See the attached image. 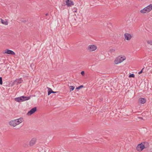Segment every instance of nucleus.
Returning a JSON list of instances; mask_svg holds the SVG:
<instances>
[{"label":"nucleus","instance_id":"f257e3e1","mask_svg":"<svg viewBox=\"0 0 152 152\" xmlns=\"http://www.w3.org/2000/svg\"><path fill=\"white\" fill-rule=\"evenodd\" d=\"M30 97L31 96H22L19 97L15 98V101L18 102H22L29 100L30 99Z\"/></svg>","mask_w":152,"mask_h":152},{"label":"nucleus","instance_id":"f03ea898","mask_svg":"<svg viewBox=\"0 0 152 152\" xmlns=\"http://www.w3.org/2000/svg\"><path fill=\"white\" fill-rule=\"evenodd\" d=\"M126 58L125 56L121 57L119 56L117 57L114 61L115 64H117L119 63L122 62L123 61L125 60Z\"/></svg>","mask_w":152,"mask_h":152},{"label":"nucleus","instance_id":"7ed1b4c3","mask_svg":"<svg viewBox=\"0 0 152 152\" xmlns=\"http://www.w3.org/2000/svg\"><path fill=\"white\" fill-rule=\"evenodd\" d=\"M142 143H141L140 144H138L137 145L136 149L137 151L140 152L144 149V146L143 145Z\"/></svg>","mask_w":152,"mask_h":152},{"label":"nucleus","instance_id":"20e7f679","mask_svg":"<svg viewBox=\"0 0 152 152\" xmlns=\"http://www.w3.org/2000/svg\"><path fill=\"white\" fill-rule=\"evenodd\" d=\"M96 48V46L93 45H89L88 47V49L90 51H94Z\"/></svg>","mask_w":152,"mask_h":152},{"label":"nucleus","instance_id":"39448f33","mask_svg":"<svg viewBox=\"0 0 152 152\" xmlns=\"http://www.w3.org/2000/svg\"><path fill=\"white\" fill-rule=\"evenodd\" d=\"M37 108L36 107H34L32 108L30 110H29L27 113L28 115H30L34 113L37 111Z\"/></svg>","mask_w":152,"mask_h":152},{"label":"nucleus","instance_id":"423d86ee","mask_svg":"<svg viewBox=\"0 0 152 152\" xmlns=\"http://www.w3.org/2000/svg\"><path fill=\"white\" fill-rule=\"evenodd\" d=\"M66 4L68 7H71L74 5L73 1L71 0H67L66 1Z\"/></svg>","mask_w":152,"mask_h":152},{"label":"nucleus","instance_id":"0eeeda50","mask_svg":"<svg viewBox=\"0 0 152 152\" xmlns=\"http://www.w3.org/2000/svg\"><path fill=\"white\" fill-rule=\"evenodd\" d=\"M4 53L12 55H15V53L14 52L11 50H10L8 49H7L5 50Z\"/></svg>","mask_w":152,"mask_h":152},{"label":"nucleus","instance_id":"6e6552de","mask_svg":"<svg viewBox=\"0 0 152 152\" xmlns=\"http://www.w3.org/2000/svg\"><path fill=\"white\" fill-rule=\"evenodd\" d=\"M124 35L125 39L127 40H130L132 38L131 35L129 33H126Z\"/></svg>","mask_w":152,"mask_h":152},{"label":"nucleus","instance_id":"1a4fd4ad","mask_svg":"<svg viewBox=\"0 0 152 152\" xmlns=\"http://www.w3.org/2000/svg\"><path fill=\"white\" fill-rule=\"evenodd\" d=\"M145 8L147 11V12H149L152 9V4H150Z\"/></svg>","mask_w":152,"mask_h":152},{"label":"nucleus","instance_id":"9d476101","mask_svg":"<svg viewBox=\"0 0 152 152\" xmlns=\"http://www.w3.org/2000/svg\"><path fill=\"white\" fill-rule=\"evenodd\" d=\"M36 142V139L33 138L29 142V145L30 146H32L35 144Z\"/></svg>","mask_w":152,"mask_h":152},{"label":"nucleus","instance_id":"9b49d317","mask_svg":"<svg viewBox=\"0 0 152 152\" xmlns=\"http://www.w3.org/2000/svg\"><path fill=\"white\" fill-rule=\"evenodd\" d=\"M9 124L10 126H15L17 125V124L16 123V121L14 120L9 122Z\"/></svg>","mask_w":152,"mask_h":152},{"label":"nucleus","instance_id":"f8f14e48","mask_svg":"<svg viewBox=\"0 0 152 152\" xmlns=\"http://www.w3.org/2000/svg\"><path fill=\"white\" fill-rule=\"evenodd\" d=\"M146 100L145 98L141 97L139 99V102L142 104H144L146 102Z\"/></svg>","mask_w":152,"mask_h":152},{"label":"nucleus","instance_id":"ddd939ff","mask_svg":"<svg viewBox=\"0 0 152 152\" xmlns=\"http://www.w3.org/2000/svg\"><path fill=\"white\" fill-rule=\"evenodd\" d=\"M141 143H142L143 145L144 146V148H147L148 147L149 143L148 142H145Z\"/></svg>","mask_w":152,"mask_h":152},{"label":"nucleus","instance_id":"4468645a","mask_svg":"<svg viewBox=\"0 0 152 152\" xmlns=\"http://www.w3.org/2000/svg\"><path fill=\"white\" fill-rule=\"evenodd\" d=\"M16 85H18L19 84L21 83L23 81L22 78H20L19 79H16Z\"/></svg>","mask_w":152,"mask_h":152},{"label":"nucleus","instance_id":"2eb2a0df","mask_svg":"<svg viewBox=\"0 0 152 152\" xmlns=\"http://www.w3.org/2000/svg\"><path fill=\"white\" fill-rule=\"evenodd\" d=\"M48 88V95H49L50 94L52 93L53 92V90L52 89L49 88Z\"/></svg>","mask_w":152,"mask_h":152},{"label":"nucleus","instance_id":"dca6fc26","mask_svg":"<svg viewBox=\"0 0 152 152\" xmlns=\"http://www.w3.org/2000/svg\"><path fill=\"white\" fill-rule=\"evenodd\" d=\"M1 23L5 25H7L8 24V22L7 21H4L2 19H1Z\"/></svg>","mask_w":152,"mask_h":152},{"label":"nucleus","instance_id":"f3484780","mask_svg":"<svg viewBox=\"0 0 152 152\" xmlns=\"http://www.w3.org/2000/svg\"><path fill=\"white\" fill-rule=\"evenodd\" d=\"M140 12L141 13H145L147 12V11H146V10L145 9V8L141 10Z\"/></svg>","mask_w":152,"mask_h":152},{"label":"nucleus","instance_id":"a211bd4d","mask_svg":"<svg viewBox=\"0 0 152 152\" xmlns=\"http://www.w3.org/2000/svg\"><path fill=\"white\" fill-rule=\"evenodd\" d=\"M84 87V86L83 85H80L78 87H77L76 88V89L79 90L81 88H82Z\"/></svg>","mask_w":152,"mask_h":152},{"label":"nucleus","instance_id":"6ab92c4d","mask_svg":"<svg viewBox=\"0 0 152 152\" xmlns=\"http://www.w3.org/2000/svg\"><path fill=\"white\" fill-rule=\"evenodd\" d=\"M70 92H71V91H72L74 90V89H75V87L74 86H70Z\"/></svg>","mask_w":152,"mask_h":152},{"label":"nucleus","instance_id":"aec40b11","mask_svg":"<svg viewBox=\"0 0 152 152\" xmlns=\"http://www.w3.org/2000/svg\"><path fill=\"white\" fill-rule=\"evenodd\" d=\"M135 75L134 74H131L129 75V77H134Z\"/></svg>","mask_w":152,"mask_h":152},{"label":"nucleus","instance_id":"412c9836","mask_svg":"<svg viewBox=\"0 0 152 152\" xmlns=\"http://www.w3.org/2000/svg\"><path fill=\"white\" fill-rule=\"evenodd\" d=\"M19 122H20V123L22 122L23 121V118H20L18 119Z\"/></svg>","mask_w":152,"mask_h":152},{"label":"nucleus","instance_id":"4be33fe9","mask_svg":"<svg viewBox=\"0 0 152 152\" xmlns=\"http://www.w3.org/2000/svg\"><path fill=\"white\" fill-rule=\"evenodd\" d=\"M16 121V124H17V125L19 124L20 122H19L18 119H16L15 120Z\"/></svg>","mask_w":152,"mask_h":152},{"label":"nucleus","instance_id":"5701e85b","mask_svg":"<svg viewBox=\"0 0 152 152\" xmlns=\"http://www.w3.org/2000/svg\"><path fill=\"white\" fill-rule=\"evenodd\" d=\"M147 42L148 44L152 45V40H148L147 41Z\"/></svg>","mask_w":152,"mask_h":152},{"label":"nucleus","instance_id":"b1692460","mask_svg":"<svg viewBox=\"0 0 152 152\" xmlns=\"http://www.w3.org/2000/svg\"><path fill=\"white\" fill-rule=\"evenodd\" d=\"M2 78L1 77H0V84L1 85L2 84Z\"/></svg>","mask_w":152,"mask_h":152},{"label":"nucleus","instance_id":"393cba45","mask_svg":"<svg viewBox=\"0 0 152 152\" xmlns=\"http://www.w3.org/2000/svg\"><path fill=\"white\" fill-rule=\"evenodd\" d=\"M15 84L16 85V80H15V81H14L12 83V85L13 86Z\"/></svg>","mask_w":152,"mask_h":152},{"label":"nucleus","instance_id":"a878e982","mask_svg":"<svg viewBox=\"0 0 152 152\" xmlns=\"http://www.w3.org/2000/svg\"><path fill=\"white\" fill-rule=\"evenodd\" d=\"M144 69V68H143L141 70V71H140V72H138V74H141L142 72V71H143V70Z\"/></svg>","mask_w":152,"mask_h":152},{"label":"nucleus","instance_id":"bb28decb","mask_svg":"<svg viewBox=\"0 0 152 152\" xmlns=\"http://www.w3.org/2000/svg\"><path fill=\"white\" fill-rule=\"evenodd\" d=\"M81 74L82 76H83L85 75V72L84 71H82L81 72Z\"/></svg>","mask_w":152,"mask_h":152},{"label":"nucleus","instance_id":"cd10ccee","mask_svg":"<svg viewBox=\"0 0 152 152\" xmlns=\"http://www.w3.org/2000/svg\"><path fill=\"white\" fill-rule=\"evenodd\" d=\"M53 92L52 93H57L58 94H59V92L58 91H53Z\"/></svg>","mask_w":152,"mask_h":152},{"label":"nucleus","instance_id":"c85d7f7f","mask_svg":"<svg viewBox=\"0 0 152 152\" xmlns=\"http://www.w3.org/2000/svg\"><path fill=\"white\" fill-rule=\"evenodd\" d=\"M21 21L23 22H24V23H26V20H21Z\"/></svg>","mask_w":152,"mask_h":152},{"label":"nucleus","instance_id":"c756f323","mask_svg":"<svg viewBox=\"0 0 152 152\" xmlns=\"http://www.w3.org/2000/svg\"><path fill=\"white\" fill-rule=\"evenodd\" d=\"M45 15L46 16H47L48 15V13H47L45 14Z\"/></svg>","mask_w":152,"mask_h":152}]
</instances>
